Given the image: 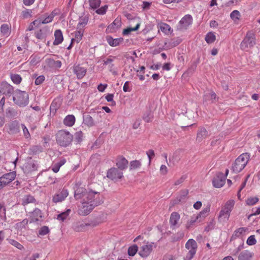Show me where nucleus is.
I'll return each instance as SVG.
<instances>
[{
	"mask_svg": "<svg viewBox=\"0 0 260 260\" xmlns=\"http://www.w3.org/2000/svg\"><path fill=\"white\" fill-rule=\"evenodd\" d=\"M73 71L76 75L78 79H82L86 74L87 70L85 68L82 67L80 64H75L73 68Z\"/></svg>",
	"mask_w": 260,
	"mask_h": 260,
	"instance_id": "obj_15",
	"label": "nucleus"
},
{
	"mask_svg": "<svg viewBox=\"0 0 260 260\" xmlns=\"http://www.w3.org/2000/svg\"><path fill=\"white\" fill-rule=\"evenodd\" d=\"M22 129H23V134H24V136L26 138H28L30 137V134L29 133V132H28V129H27V128H26V127L24 124H22Z\"/></svg>",
	"mask_w": 260,
	"mask_h": 260,
	"instance_id": "obj_62",
	"label": "nucleus"
},
{
	"mask_svg": "<svg viewBox=\"0 0 260 260\" xmlns=\"http://www.w3.org/2000/svg\"><path fill=\"white\" fill-rule=\"evenodd\" d=\"M249 159V155L244 153L239 155L232 166V171L238 173L241 172L246 166Z\"/></svg>",
	"mask_w": 260,
	"mask_h": 260,
	"instance_id": "obj_5",
	"label": "nucleus"
},
{
	"mask_svg": "<svg viewBox=\"0 0 260 260\" xmlns=\"http://www.w3.org/2000/svg\"><path fill=\"white\" fill-rule=\"evenodd\" d=\"M13 90L12 86L7 83H2L0 85V93L2 94L8 95L11 94Z\"/></svg>",
	"mask_w": 260,
	"mask_h": 260,
	"instance_id": "obj_19",
	"label": "nucleus"
},
{
	"mask_svg": "<svg viewBox=\"0 0 260 260\" xmlns=\"http://www.w3.org/2000/svg\"><path fill=\"white\" fill-rule=\"evenodd\" d=\"M49 232V229L47 226H42L39 231V234L41 236L47 235Z\"/></svg>",
	"mask_w": 260,
	"mask_h": 260,
	"instance_id": "obj_54",
	"label": "nucleus"
},
{
	"mask_svg": "<svg viewBox=\"0 0 260 260\" xmlns=\"http://www.w3.org/2000/svg\"><path fill=\"white\" fill-rule=\"evenodd\" d=\"M8 133L10 134H14L19 132V123L17 121H12L8 124Z\"/></svg>",
	"mask_w": 260,
	"mask_h": 260,
	"instance_id": "obj_22",
	"label": "nucleus"
},
{
	"mask_svg": "<svg viewBox=\"0 0 260 260\" xmlns=\"http://www.w3.org/2000/svg\"><path fill=\"white\" fill-rule=\"evenodd\" d=\"M255 34L252 30H249L240 44L241 50L247 51L255 45Z\"/></svg>",
	"mask_w": 260,
	"mask_h": 260,
	"instance_id": "obj_4",
	"label": "nucleus"
},
{
	"mask_svg": "<svg viewBox=\"0 0 260 260\" xmlns=\"http://www.w3.org/2000/svg\"><path fill=\"white\" fill-rule=\"evenodd\" d=\"M90 7L92 9L98 8L101 4V0H89Z\"/></svg>",
	"mask_w": 260,
	"mask_h": 260,
	"instance_id": "obj_48",
	"label": "nucleus"
},
{
	"mask_svg": "<svg viewBox=\"0 0 260 260\" xmlns=\"http://www.w3.org/2000/svg\"><path fill=\"white\" fill-rule=\"evenodd\" d=\"M16 113L12 109H8L6 111V116L7 117L12 118L15 116Z\"/></svg>",
	"mask_w": 260,
	"mask_h": 260,
	"instance_id": "obj_58",
	"label": "nucleus"
},
{
	"mask_svg": "<svg viewBox=\"0 0 260 260\" xmlns=\"http://www.w3.org/2000/svg\"><path fill=\"white\" fill-rule=\"evenodd\" d=\"M107 86L108 85L107 84H103L101 83L98 86V89L100 92H104Z\"/></svg>",
	"mask_w": 260,
	"mask_h": 260,
	"instance_id": "obj_64",
	"label": "nucleus"
},
{
	"mask_svg": "<svg viewBox=\"0 0 260 260\" xmlns=\"http://www.w3.org/2000/svg\"><path fill=\"white\" fill-rule=\"evenodd\" d=\"M216 40V36L214 32H209L207 33L205 37V41L208 44L213 43Z\"/></svg>",
	"mask_w": 260,
	"mask_h": 260,
	"instance_id": "obj_39",
	"label": "nucleus"
},
{
	"mask_svg": "<svg viewBox=\"0 0 260 260\" xmlns=\"http://www.w3.org/2000/svg\"><path fill=\"white\" fill-rule=\"evenodd\" d=\"M139 26H140V23H138L136 26L134 27H128L126 29H124L123 30V34L124 35H127L130 32L132 31H135V30H137L139 28Z\"/></svg>",
	"mask_w": 260,
	"mask_h": 260,
	"instance_id": "obj_51",
	"label": "nucleus"
},
{
	"mask_svg": "<svg viewBox=\"0 0 260 260\" xmlns=\"http://www.w3.org/2000/svg\"><path fill=\"white\" fill-rule=\"evenodd\" d=\"M75 117L73 115H67L63 120V123L67 126H72L75 122Z\"/></svg>",
	"mask_w": 260,
	"mask_h": 260,
	"instance_id": "obj_32",
	"label": "nucleus"
},
{
	"mask_svg": "<svg viewBox=\"0 0 260 260\" xmlns=\"http://www.w3.org/2000/svg\"><path fill=\"white\" fill-rule=\"evenodd\" d=\"M71 212L70 209H68L67 211H66L64 212H62L57 216V219L61 221H63L64 219H66L67 217L69 216V214Z\"/></svg>",
	"mask_w": 260,
	"mask_h": 260,
	"instance_id": "obj_47",
	"label": "nucleus"
},
{
	"mask_svg": "<svg viewBox=\"0 0 260 260\" xmlns=\"http://www.w3.org/2000/svg\"><path fill=\"white\" fill-rule=\"evenodd\" d=\"M43 213L41 210L36 208L30 215V222H36L39 221L42 217Z\"/></svg>",
	"mask_w": 260,
	"mask_h": 260,
	"instance_id": "obj_24",
	"label": "nucleus"
},
{
	"mask_svg": "<svg viewBox=\"0 0 260 260\" xmlns=\"http://www.w3.org/2000/svg\"><path fill=\"white\" fill-rule=\"evenodd\" d=\"M208 98H210L212 100V102L216 101L217 97L216 94L214 91H211L209 93H206L204 95V98L205 100H208Z\"/></svg>",
	"mask_w": 260,
	"mask_h": 260,
	"instance_id": "obj_46",
	"label": "nucleus"
},
{
	"mask_svg": "<svg viewBox=\"0 0 260 260\" xmlns=\"http://www.w3.org/2000/svg\"><path fill=\"white\" fill-rule=\"evenodd\" d=\"M258 201V198L257 197H250L248 198L246 203V204L249 206H252L255 204Z\"/></svg>",
	"mask_w": 260,
	"mask_h": 260,
	"instance_id": "obj_50",
	"label": "nucleus"
},
{
	"mask_svg": "<svg viewBox=\"0 0 260 260\" xmlns=\"http://www.w3.org/2000/svg\"><path fill=\"white\" fill-rule=\"evenodd\" d=\"M186 248L189 250L186 260H190L196 253L197 244L193 239H189L185 244Z\"/></svg>",
	"mask_w": 260,
	"mask_h": 260,
	"instance_id": "obj_8",
	"label": "nucleus"
},
{
	"mask_svg": "<svg viewBox=\"0 0 260 260\" xmlns=\"http://www.w3.org/2000/svg\"><path fill=\"white\" fill-rule=\"evenodd\" d=\"M138 251V246L136 244H134L128 248L127 253L129 256H133Z\"/></svg>",
	"mask_w": 260,
	"mask_h": 260,
	"instance_id": "obj_42",
	"label": "nucleus"
},
{
	"mask_svg": "<svg viewBox=\"0 0 260 260\" xmlns=\"http://www.w3.org/2000/svg\"><path fill=\"white\" fill-rule=\"evenodd\" d=\"M141 166V163L139 160H135L131 161L129 169L130 170H136L140 168Z\"/></svg>",
	"mask_w": 260,
	"mask_h": 260,
	"instance_id": "obj_45",
	"label": "nucleus"
},
{
	"mask_svg": "<svg viewBox=\"0 0 260 260\" xmlns=\"http://www.w3.org/2000/svg\"><path fill=\"white\" fill-rule=\"evenodd\" d=\"M36 201L34 197L30 195H26L23 197L22 200V205L26 206L29 203H34Z\"/></svg>",
	"mask_w": 260,
	"mask_h": 260,
	"instance_id": "obj_35",
	"label": "nucleus"
},
{
	"mask_svg": "<svg viewBox=\"0 0 260 260\" xmlns=\"http://www.w3.org/2000/svg\"><path fill=\"white\" fill-rule=\"evenodd\" d=\"M106 41L110 46L116 47L123 42V39L122 38L114 39L111 36H108L106 37Z\"/></svg>",
	"mask_w": 260,
	"mask_h": 260,
	"instance_id": "obj_20",
	"label": "nucleus"
},
{
	"mask_svg": "<svg viewBox=\"0 0 260 260\" xmlns=\"http://www.w3.org/2000/svg\"><path fill=\"white\" fill-rule=\"evenodd\" d=\"M74 197L81 204L78 209V213L81 215L89 214L95 207L102 203L100 192L93 190L91 187H77L75 189Z\"/></svg>",
	"mask_w": 260,
	"mask_h": 260,
	"instance_id": "obj_1",
	"label": "nucleus"
},
{
	"mask_svg": "<svg viewBox=\"0 0 260 260\" xmlns=\"http://www.w3.org/2000/svg\"><path fill=\"white\" fill-rule=\"evenodd\" d=\"M88 18L86 17L80 18L77 25V29L84 30V27L87 25Z\"/></svg>",
	"mask_w": 260,
	"mask_h": 260,
	"instance_id": "obj_38",
	"label": "nucleus"
},
{
	"mask_svg": "<svg viewBox=\"0 0 260 260\" xmlns=\"http://www.w3.org/2000/svg\"><path fill=\"white\" fill-rule=\"evenodd\" d=\"M83 123L88 127H92L95 124L93 118L89 115L84 116Z\"/></svg>",
	"mask_w": 260,
	"mask_h": 260,
	"instance_id": "obj_33",
	"label": "nucleus"
},
{
	"mask_svg": "<svg viewBox=\"0 0 260 260\" xmlns=\"http://www.w3.org/2000/svg\"><path fill=\"white\" fill-rule=\"evenodd\" d=\"M253 253L249 250H245L241 251L238 255V260H251Z\"/></svg>",
	"mask_w": 260,
	"mask_h": 260,
	"instance_id": "obj_27",
	"label": "nucleus"
},
{
	"mask_svg": "<svg viewBox=\"0 0 260 260\" xmlns=\"http://www.w3.org/2000/svg\"><path fill=\"white\" fill-rule=\"evenodd\" d=\"M107 177L114 181H117L122 178L123 172L118 168L113 167L108 170Z\"/></svg>",
	"mask_w": 260,
	"mask_h": 260,
	"instance_id": "obj_9",
	"label": "nucleus"
},
{
	"mask_svg": "<svg viewBox=\"0 0 260 260\" xmlns=\"http://www.w3.org/2000/svg\"><path fill=\"white\" fill-rule=\"evenodd\" d=\"M16 177V174L14 172L7 173L0 177V183L2 184L3 187H5L12 181Z\"/></svg>",
	"mask_w": 260,
	"mask_h": 260,
	"instance_id": "obj_14",
	"label": "nucleus"
},
{
	"mask_svg": "<svg viewBox=\"0 0 260 260\" xmlns=\"http://www.w3.org/2000/svg\"><path fill=\"white\" fill-rule=\"evenodd\" d=\"M246 243L249 246H252L256 243V240L255 238L254 235L249 236L246 241Z\"/></svg>",
	"mask_w": 260,
	"mask_h": 260,
	"instance_id": "obj_52",
	"label": "nucleus"
},
{
	"mask_svg": "<svg viewBox=\"0 0 260 260\" xmlns=\"http://www.w3.org/2000/svg\"><path fill=\"white\" fill-rule=\"evenodd\" d=\"M169 222L172 229L178 228L181 223L180 214L176 212H172L170 215Z\"/></svg>",
	"mask_w": 260,
	"mask_h": 260,
	"instance_id": "obj_13",
	"label": "nucleus"
},
{
	"mask_svg": "<svg viewBox=\"0 0 260 260\" xmlns=\"http://www.w3.org/2000/svg\"><path fill=\"white\" fill-rule=\"evenodd\" d=\"M83 134L81 131L77 132L75 134V141L77 143H80L82 140Z\"/></svg>",
	"mask_w": 260,
	"mask_h": 260,
	"instance_id": "obj_53",
	"label": "nucleus"
},
{
	"mask_svg": "<svg viewBox=\"0 0 260 260\" xmlns=\"http://www.w3.org/2000/svg\"><path fill=\"white\" fill-rule=\"evenodd\" d=\"M146 154L149 158V164H150L152 157H154L155 155L154 151L152 149H150L147 151Z\"/></svg>",
	"mask_w": 260,
	"mask_h": 260,
	"instance_id": "obj_60",
	"label": "nucleus"
},
{
	"mask_svg": "<svg viewBox=\"0 0 260 260\" xmlns=\"http://www.w3.org/2000/svg\"><path fill=\"white\" fill-rule=\"evenodd\" d=\"M107 9L108 6L105 5L96 10V13L100 15H104L106 13Z\"/></svg>",
	"mask_w": 260,
	"mask_h": 260,
	"instance_id": "obj_55",
	"label": "nucleus"
},
{
	"mask_svg": "<svg viewBox=\"0 0 260 260\" xmlns=\"http://www.w3.org/2000/svg\"><path fill=\"white\" fill-rule=\"evenodd\" d=\"M84 33V30L77 29L75 32V38L72 39V42L70 45L68 47V49H70L72 47V44L74 42H76L77 43L80 42L82 40Z\"/></svg>",
	"mask_w": 260,
	"mask_h": 260,
	"instance_id": "obj_25",
	"label": "nucleus"
},
{
	"mask_svg": "<svg viewBox=\"0 0 260 260\" xmlns=\"http://www.w3.org/2000/svg\"><path fill=\"white\" fill-rule=\"evenodd\" d=\"M241 17L240 13L238 10H234L230 14L231 18L235 23H237Z\"/></svg>",
	"mask_w": 260,
	"mask_h": 260,
	"instance_id": "obj_40",
	"label": "nucleus"
},
{
	"mask_svg": "<svg viewBox=\"0 0 260 260\" xmlns=\"http://www.w3.org/2000/svg\"><path fill=\"white\" fill-rule=\"evenodd\" d=\"M28 223V220L25 218L22 221L17 223L15 225V229L18 231H21L22 229H25Z\"/></svg>",
	"mask_w": 260,
	"mask_h": 260,
	"instance_id": "obj_41",
	"label": "nucleus"
},
{
	"mask_svg": "<svg viewBox=\"0 0 260 260\" xmlns=\"http://www.w3.org/2000/svg\"><path fill=\"white\" fill-rule=\"evenodd\" d=\"M234 200H230L221 207L218 216V220L219 222H224L229 220L231 212L234 208Z\"/></svg>",
	"mask_w": 260,
	"mask_h": 260,
	"instance_id": "obj_2",
	"label": "nucleus"
},
{
	"mask_svg": "<svg viewBox=\"0 0 260 260\" xmlns=\"http://www.w3.org/2000/svg\"><path fill=\"white\" fill-rule=\"evenodd\" d=\"M200 218L197 215H193L187 221L185 226L187 229H189L195 224L197 222L199 221Z\"/></svg>",
	"mask_w": 260,
	"mask_h": 260,
	"instance_id": "obj_30",
	"label": "nucleus"
},
{
	"mask_svg": "<svg viewBox=\"0 0 260 260\" xmlns=\"http://www.w3.org/2000/svg\"><path fill=\"white\" fill-rule=\"evenodd\" d=\"M11 79L13 82L16 84H19L22 81V78L21 76L16 74H11Z\"/></svg>",
	"mask_w": 260,
	"mask_h": 260,
	"instance_id": "obj_44",
	"label": "nucleus"
},
{
	"mask_svg": "<svg viewBox=\"0 0 260 260\" xmlns=\"http://www.w3.org/2000/svg\"><path fill=\"white\" fill-rule=\"evenodd\" d=\"M32 10L27 9L26 10L23 11L22 12V17L24 18H26L28 17H30L31 16Z\"/></svg>",
	"mask_w": 260,
	"mask_h": 260,
	"instance_id": "obj_56",
	"label": "nucleus"
},
{
	"mask_svg": "<svg viewBox=\"0 0 260 260\" xmlns=\"http://www.w3.org/2000/svg\"><path fill=\"white\" fill-rule=\"evenodd\" d=\"M1 31L4 36H9L11 32V27L7 24L1 25Z\"/></svg>",
	"mask_w": 260,
	"mask_h": 260,
	"instance_id": "obj_37",
	"label": "nucleus"
},
{
	"mask_svg": "<svg viewBox=\"0 0 260 260\" xmlns=\"http://www.w3.org/2000/svg\"><path fill=\"white\" fill-rule=\"evenodd\" d=\"M45 80V77L43 75H40L35 80V83L37 85L41 84Z\"/></svg>",
	"mask_w": 260,
	"mask_h": 260,
	"instance_id": "obj_57",
	"label": "nucleus"
},
{
	"mask_svg": "<svg viewBox=\"0 0 260 260\" xmlns=\"http://www.w3.org/2000/svg\"><path fill=\"white\" fill-rule=\"evenodd\" d=\"M73 135L65 130L59 131L56 134V140L58 144L61 146L67 147L72 142Z\"/></svg>",
	"mask_w": 260,
	"mask_h": 260,
	"instance_id": "obj_3",
	"label": "nucleus"
},
{
	"mask_svg": "<svg viewBox=\"0 0 260 260\" xmlns=\"http://www.w3.org/2000/svg\"><path fill=\"white\" fill-rule=\"evenodd\" d=\"M192 20L190 15H185L179 22L178 29L180 30L187 29L192 24Z\"/></svg>",
	"mask_w": 260,
	"mask_h": 260,
	"instance_id": "obj_10",
	"label": "nucleus"
},
{
	"mask_svg": "<svg viewBox=\"0 0 260 260\" xmlns=\"http://www.w3.org/2000/svg\"><path fill=\"white\" fill-rule=\"evenodd\" d=\"M247 231V229L246 228H240L237 229L234 231L231 237V240H235L238 237L244 236Z\"/></svg>",
	"mask_w": 260,
	"mask_h": 260,
	"instance_id": "obj_29",
	"label": "nucleus"
},
{
	"mask_svg": "<svg viewBox=\"0 0 260 260\" xmlns=\"http://www.w3.org/2000/svg\"><path fill=\"white\" fill-rule=\"evenodd\" d=\"M116 56L112 55L109 56L107 58H106L103 60L104 65L107 66L108 70L113 75H117V70L115 67L114 64L113 63L114 60L116 58Z\"/></svg>",
	"mask_w": 260,
	"mask_h": 260,
	"instance_id": "obj_11",
	"label": "nucleus"
},
{
	"mask_svg": "<svg viewBox=\"0 0 260 260\" xmlns=\"http://www.w3.org/2000/svg\"><path fill=\"white\" fill-rule=\"evenodd\" d=\"M210 207H211V205L210 204H208L197 215V216L200 218L199 221H201L203 219H204V218H205L207 216H208L209 215L210 212Z\"/></svg>",
	"mask_w": 260,
	"mask_h": 260,
	"instance_id": "obj_28",
	"label": "nucleus"
},
{
	"mask_svg": "<svg viewBox=\"0 0 260 260\" xmlns=\"http://www.w3.org/2000/svg\"><path fill=\"white\" fill-rule=\"evenodd\" d=\"M69 191L67 189L63 188L56 193L52 197V201L55 203L61 202L68 196Z\"/></svg>",
	"mask_w": 260,
	"mask_h": 260,
	"instance_id": "obj_12",
	"label": "nucleus"
},
{
	"mask_svg": "<svg viewBox=\"0 0 260 260\" xmlns=\"http://www.w3.org/2000/svg\"><path fill=\"white\" fill-rule=\"evenodd\" d=\"M154 247V243L145 240H143V244L140 246L138 253L141 257L146 258L150 255Z\"/></svg>",
	"mask_w": 260,
	"mask_h": 260,
	"instance_id": "obj_7",
	"label": "nucleus"
},
{
	"mask_svg": "<svg viewBox=\"0 0 260 260\" xmlns=\"http://www.w3.org/2000/svg\"><path fill=\"white\" fill-rule=\"evenodd\" d=\"M208 136V132L204 128H201L197 134V139L199 141H201Z\"/></svg>",
	"mask_w": 260,
	"mask_h": 260,
	"instance_id": "obj_34",
	"label": "nucleus"
},
{
	"mask_svg": "<svg viewBox=\"0 0 260 260\" xmlns=\"http://www.w3.org/2000/svg\"><path fill=\"white\" fill-rule=\"evenodd\" d=\"M55 39L53 42L54 45H58L61 44L63 40L62 32L60 29H57L54 32Z\"/></svg>",
	"mask_w": 260,
	"mask_h": 260,
	"instance_id": "obj_26",
	"label": "nucleus"
},
{
	"mask_svg": "<svg viewBox=\"0 0 260 260\" xmlns=\"http://www.w3.org/2000/svg\"><path fill=\"white\" fill-rule=\"evenodd\" d=\"M58 107V105H57V102L55 101H53L50 107V111L51 112H55Z\"/></svg>",
	"mask_w": 260,
	"mask_h": 260,
	"instance_id": "obj_59",
	"label": "nucleus"
},
{
	"mask_svg": "<svg viewBox=\"0 0 260 260\" xmlns=\"http://www.w3.org/2000/svg\"><path fill=\"white\" fill-rule=\"evenodd\" d=\"M56 13L52 11L48 16H46L44 19H42L43 24H47L52 21Z\"/></svg>",
	"mask_w": 260,
	"mask_h": 260,
	"instance_id": "obj_43",
	"label": "nucleus"
},
{
	"mask_svg": "<svg viewBox=\"0 0 260 260\" xmlns=\"http://www.w3.org/2000/svg\"><path fill=\"white\" fill-rule=\"evenodd\" d=\"M225 179L223 177V174H218L213 180V185L216 188H220L225 184Z\"/></svg>",
	"mask_w": 260,
	"mask_h": 260,
	"instance_id": "obj_18",
	"label": "nucleus"
},
{
	"mask_svg": "<svg viewBox=\"0 0 260 260\" xmlns=\"http://www.w3.org/2000/svg\"><path fill=\"white\" fill-rule=\"evenodd\" d=\"M48 27H44L35 31V35L36 38L43 40L45 39L48 35Z\"/></svg>",
	"mask_w": 260,
	"mask_h": 260,
	"instance_id": "obj_23",
	"label": "nucleus"
},
{
	"mask_svg": "<svg viewBox=\"0 0 260 260\" xmlns=\"http://www.w3.org/2000/svg\"><path fill=\"white\" fill-rule=\"evenodd\" d=\"M48 63L52 66V67L56 68H60L62 65V63L59 60H54L52 59H49L48 60Z\"/></svg>",
	"mask_w": 260,
	"mask_h": 260,
	"instance_id": "obj_49",
	"label": "nucleus"
},
{
	"mask_svg": "<svg viewBox=\"0 0 260 260\" xmlns=\"http://www.w3.org/2000/svg\"><path fill=\"white\" fill-rule=\"evenodd\" d=\"M13 100L19 106H25L28 103V95L25 91L17 90L14 92Z\"/></svg>",
	"mask_w": 260,
	"mask_h": 260,
	"instance_id": "obj_6",
	"label": "nucleus"
},
{
	"mask_svg": "<svg viewBox=\"0 0 260 260\" xmlns=\"http://www.w3.org/2000/svg\"><path fill=\"white\" fill-rule=\"evenodd\" d=\"M89 224L83 223H76L73 226V229L76 232H84L86 230V227L89 226Z\"/></svg>",
	"mask_w": 260,
	"mask_h": 260,
	"instance_id": "obj_31",
	"label": "nucleus"
},
{
	"mask_svg": "<svg viewBox=\"0 0 260 260\" xmlns=\"http://www.w3.org/2000/svg\"><path fill=\"white\" fill-rule=\"evenodd\" d=\"M32 23L35 27H39L40 25L43 24L42 22V19L41 18H38L34 20Z\"/></svg>",
	"mask_w": 260,
	"mask_h": 260,
	"instance_id": "obj_63",
	"label": "nucleus"
},
{
	"mask_svg": "<svg viewBox=\"0 0 260 260\" xmlns=\"http://www.w3.org/2000/svg\"><path fill=\"white\" fill-rule=\"evenodd\" d=\"M37 169V166L36 163L34 160H31V158L28 159L23 166V169L25 173H26L35 171Z\"/></svg>",
	"mask_w": 260,
	"mask_h": 260,
	"instance_id": "obj_17",
	"label": "nucleus"
},
{
	"mask_svg": "<svg viewBox=\"0 0 260 260\" xmlns=\"http://www.w3.org/2000/svg\"><path fill=\"white\" fill-rule=\"evenodd\" d=\"M7 241L10 244L19 250H23L24 249V246L17 241L13 239H7Z\"/></svg>",
	"mask_w": 260,
	"mask_h": 260,
	"instance_id": "obj_36",
	"label": "nucleus"
},
{
	"mask_svg": "<svg viewBox=\"0 0 260 260\" xmlns=\"http://www.w3.org/2000/svg\"><path fill=\"white\" fill-rule=\"evenodd\" d=\"M157 25L158 29L166 35H169L173 31L171 26L166 23L159 22L157 23Z\"/></svg>",
	"mask_w": 260,
	"mask_h": 260,
	"instance_id": "obj_21",
	"label": "nucleus"
},
{
	"mask_svg": "<svg viewBox=\"0 0 260 260\" xmlns=\"http://www.w3.org/2000/svg\"><path fill=\"white\" fill-rule=\"evenodd\" d=\"M6 214V208L3 203H0V217Z\"/></svg>",
	"mask_w": 260,
	"mask_h": 260,
	"instance_id": "obj_61",
	"label": "nucleus"
},
{
	"mask_svg": "<svg viewBox=\"0 0 260 260\" xmlns=\"http://www.w3.org/2000/svg\"><path fill=\"white\" fill-rule=\"evenodd\" d=\"M115 164L118 169L123 171L127 168L128 162L124 157L118 156L115 160Z\"/></svg>",
	"mask_w": 260,
	"mask_h": 260,
	"instance_id": "obj_16",
	"label": "nucleus"
}]
</instances>
